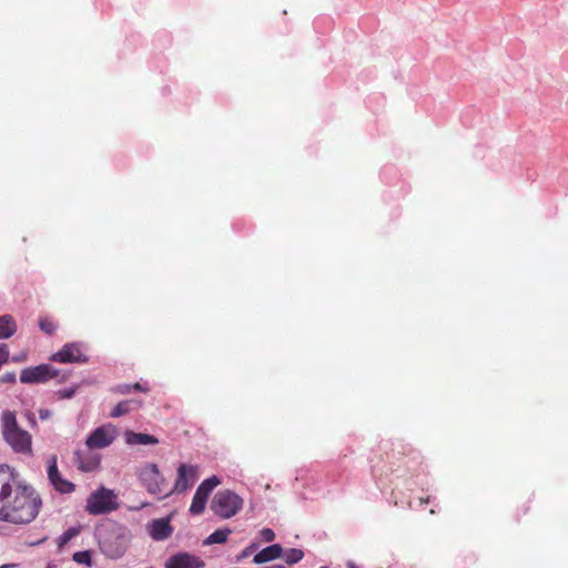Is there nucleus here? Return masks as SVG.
<instances>
[{
  "instance_id": "a211bd4d",
  "label": "nucleus",
  "mask_w": 568,
  "mask_h": 568,
  "mask_svg": "<svg viewBox=\"0 0 568 568\" xmlns=\"http://www.w3.org/2000/svg\"><path fill=\"white\" fill-rule=\"evenodd\" d=\"M17 326L13 318L9 315L0 316V339L11 337L16 333Z\"/></svg>"
},
{
  "instance_id": "0eeeda50",
  "label": "nucleus",
  "mask_w": 568,
  "mask_h": 568,
  "mask_svg": "<svg viewBox=\"0 0 568 568\" xmlns=\"http://www.w3.org/2000/svg\"><path fill=\"white\" fill-rule=\"evenodd\" d=\"M118 435V428L108 423L95 428L87 438L85 445L89 449H102L110 446Z\"/></svg>"
},
{
  "instance_id": "f8f14e48",
  "label": "nucleus",
  "mask_w": 568,
  "mask_h": 568,
  "mask_svg": "<svg viewBox=\"0 0 568 568\" xmlns=\"http://www.w3.org/2000/svg\"><path fill=\"white\" fill-rule=\"evenodd\" d=\"M48 479L53 488L61 494H70L74 490V485L64 479L59 469L55 456H50L48 459Z\"/></svg>"
},
{
  "instance_id": "7ed1b4c3",
  "label": "nucleus",
  "mask_w": 568,
  "mask_h": 568,
  "mask_svg": "<svg viewBox=\"0 0 568 568\" xmlns=\"http://www.w3.org/2000/svg\"><path fill=\"white\" fill-rule=\"evenodd\" d=\"M1 433L4 442L14 453L27 456L32 455V437L29 432L18 425L13 412H3L1 416Z\"/></svg>"
},
{
  "instance_id": "2eb2a0df",
  "label": "nucleus",
  "mask_w": 568,
  "mask_h": 568,
  "mask_svg": "<svg viewBox=\"0 0 568 568\" xmlns=\"http://www.w3.org/2000/svg\"><path fill=\"white\" fill-rule=\"evenodd\" d=\"M74 462L80 470L89 473L95 470L99 467L100 457L97 454L85 455L81 452H75Z\"/></svg>"
},
{
  "instance_id": "6ab92c4d",
  "label": "nucleus",
  "mask_w": 568,
  "mask_h": 568,
  "mask_svg": "<svg viewBox=\"0 0 568 568\" xmlns=\"http://www.w3.org/2000/svg\"><path fill=\"white\" fill-rule=\"evenodd\" d=\"M231 534L230 529H216L212 532L204 541L205 545L213 544H223L226 541L229 535Z\"/></svg>"
},
{
  "instance_id": "4be33fe9",
  "label": "nucleus",
  "mask_w": 568,
  "mask_h": 568,
  "mask_svg": "<svg viewBox=\"0 0 568 568\" xmlns=\"http://www.w3.org/2000/svg\"><path fill=\"white\" fill-rule=\"evenodd\" d=\"M72 558L77 564L85 565L88 567L92 566L91 552L89 550L74 552Z\"/></svg>"
},
{
  "instance_id": "bb28decb",
  "label": "nucleus",
  "mask_w": 568,
  "mask_h": 568,
  "mask_svg": "<svg viewBox=\"0 0 568 568\" xmlns=\"http://www.w3.org/2000/svg\"><path fill=\"white\" fill-rule=\"evenodd\" d=\"M258 548V544L257 542H252L251 545H248L246 548H244L240 555V558H246L248 556H251L253 552H255Z\"/></svg>"
},
{
  "instance_id": "72a5a7b5",
  "label": "nucleus",
  "mask_w": 568,
  "mask_h": 568,
  "mask_svg": "<svg viewBox=\"0 0 568 568\" xmlns=\"http://www.w3.org/2000/svg\"><path fill=\"white\" fill-rule=\"evenodd\" d=\"M47 568H57V565L54 562H49Z\"/></svg>"
},
{
  "instance_id": "4468645a",
  "label": "nucleus",
  "mask_w": 568,
  "mask_h": 568,
  "mask_svg": "<svg viewBox=\"0 0 568 568\" xmlns=\"http://www.w3.org/2000/svg\"><path fill=\"white\" fill-rule=\"evenodd\" d=\"M148 531L154 540L162 541L168 539L173 532V528L170 525V518L168 517L152 520L148 526Z\"/></svg>"
},
{
  "instance_id": "1a4fd4ad",
  "label": "nucleus",
  "mask_w": 568,
  "mask_h": 568,
  "mask_svg": "<svg viewBox=\"0 0 568 568\" xmlns=\"http://www.w3.org/2000/svg\"><path fill=\"white\" fill-rule=\"evenodd\" d=\"M59 376V371L49 364H41L21 371L20 382L23 384L44 383Z\"/></svg>"
},
{
  "instance_id": "c85d7f7f",
  "label": "nucleus",
  "mask_w": 568,
  "mask_h": 568,
  "mask_svg": "<svg viewBox=\"0 0 568 568\" xmlns=\"http://www.w3.org/2000/svg\"><path fill=\"white\" fill-rule=\"evenodd\" d=\"M51 415H52L51 410H49L47 408L39 409V417L42 420L49 419L51 417Z\"/></svg>"
},
{
  "instance_id": "b1692460",
  "label": "nucleus",
  "mask_w": 568,
  "mask_h": 568,
  "mask_svg": "<svg viewBox=\"0 0 568 568\" xmlns=\"http://www.w3.org/2000/svg\"><path fill=\"white\" fill-rule=\"evenodd\" d=\"M40 328H41V331H43L47 334H52L55 331L57 326L53 322H51L49 320H41Z\"/></svg>"
},
{
  "instance_id": "ddd939ff",
  "label": "nucleus",
  "mask_w": 568,
  "mask_h": 568,
  "mask_svg": "<svg viewBox=\"0 0 568 568\" xmlns=\"http://www.w3.org/2000/svg\"><path fill=\"white\" fill-rule=\"evenodd\" d=\"M204 561L189 552H179L170 557L165 562V568H202Z\"/></svg>"
},
{
  "instance_id": "9d476101",
  "label": "nucleus",
  "mask_w": 568,
  "mask_h": 568,
  "mask_svg": "<svg viewBox=\"0 0 568 568\" xmlns=\"http://www.w3.org/2000/svg\"><path fill=\"white\" fill-rule=\"evenodd\" d=\"M197 467L190 464H181L178 468V477L172 490L165 493L162 497H168L173 493H183L191 488L197 480Z\"/></svg>"
},
{
  "instance_id": "39448f33",
  "label": "nucleus",
  "mask_w": 568,
  "mask_h": 568,
  "mask_svg": "<svg viewBox=\"0 0 568 568\" xmlns=\"http://www.w3.org/2000/svg\"><path fill=\"white\" fill-rule=\"evenodd\" d=\"M243 507V499L229 489L219 490L212 500L211 508L215 515L229 519L235 516Z\"/></svg>"
},
{
  "instance_id": "473e14b6",
  "label": "nucleus",
  "mask_w": 568,
  "mask_h": 568,
  "mask_svg": "<svg viewBox=\"0 0 568 568\" xmlns=\"http://www.w3.org/2000/svg\"><path fill=\"white\" fill-rule=\"evenodd\" d=\"M264 568H285V566H283V565H272V566H267V567H264Z\"/></svg>"
},
{
  "instance_id": "6e6552de",
  "label": "nucleus",
  "mask_w": 568,
  "mask_h": 568,
  "mask_svg": "<svg viewBox=\"0 0 568 568\" xmlns=\"http://www.w3.org/2000/svg\"><path fill=\"white\" fill-rule=\"evenodd\" d=\"M220 478L214 475L200 484L190 506V513L192 515H200L203 513L210 494L217 485H220Z\"/></svg>"
},
{
  "instance_id": "5701e85b",
  "label": "nucleus",
  "mask_w": 568,
  "mask_h": 568,
  "mask_svg": "<svg viewBox=\"0 0 568 568\" xmlns=\"http://www.w3.org/2000/svg\"><path fill=\"white\" fill-rule=\"evenodd\" d=\"M130 402L128 400H124V402H121L119 403L111 412V417L113 418H116V417H120L126 413H129L130 410Z\"/></svg>"
},
{
  "instance_id": "c9c22d12",
  "label": "nucleus",
  "mask_w": 568,
  "mask_h": 568,
  "mask_svg": "<svg viewBox=\"0 0 568 568\" xmlns=\"http://www.w3.org/2000/svg\"><path fill=\"white\" fill-rule=\"evenodd\" d=\"M321 568H327V567H321Z\"/></svg>"
},
{
  "instance_id": "a878e982",
  "label": "nucleus",
  "mask_w": 568,
  "mask_h": 568,
  "mask_svg": "<svg viewBox=\"0 0 568 568\" xmlns=\"http://www.w3.org/2000/svg\"><path fill=\"white\" fill-rule=\"evenodd\" d=\"M263 541L271 542L275 539V532L271 528H263L260 531Z\"/></svg>"
},
{
  "instance_id": "f257e3e1",
  "label": "nucleus",
  "mask_w": 568,
  "mask_h": 568,
  "mask_svg": "<svg viewBox=\"0 0 568 568\" xmlns=\"http://www.w3.org/2000/svg\"><path fill=\"white\" fill-rule=\"evenodd\" d=\"M42 500L39 494L21 481L17 470L0 465V521L16 525L31 523L39 514Z\"/></svg>"
},
{
  "instance_id": "cd10ccee",
  "label": "nucleus",
  "mask_w": 568,
  "mask_h": 568,
  "mask_svg": "<svg viewBox=\"0 0 568 568\" xmlns=\"http://www.w3.org/2000/svg\"><path fill=\"white\" fill-rule=\"evenodd\" d=\"M16 374L14 373H6L0 376V383H14Z\"/></svg>"
},
{
  "instance_id": "20e7f679",
  "label": "nucleus",
  "mask_w": 568,
  "mask_h": 568,
  "mask_svg": "<svg viewBox=\"0 0 568 568\" xmlns=\"http://www.w3.org/2000/svg\"><path fill=\"white\" fill-rule=\"evenodd\" d=\"M118 496L112 489L100 487L92 491L87 499L85 510L90 515L109 514L118 509Z\"/></svg>"
},
{
  "instance_id": "aec40b11",
  "label": "nucleus",
  "mask_w": 568,
  "mask_h": 568,
  "mask_svg": "<svg viewBox=\"0 0 568 568\" xmlns=\"http://www.w3.org/2000/svg\"><path fill=\"white\" fill-rule=\"evenodd\" d=\"M81 531V527L68 528L57 540L58 548L61 550L71 539L77 537Z\"/></svg>"
},
{
  "instance_id": "7c9ffc66",
  "label": "nucleus",
  "mask_w": 568,
  "mask_h": 568,
  "mask_svg": "<svg viewBox=\"0 0 568 568\" xmlns=\"http://www.w3.org/2000/svg\"><path fill=\"white\" fill-rule=\"evenodd\" d=\"M132 387L134 390H140V392H144V393L148 392V387L143 386L140 383L133 384Z\"/></svg>"
},
{
  "instance_id": "dca6fc26",
  "label": "nucleus",
  "mask_w": 568,
  "mask_h": 568,
  "mask_svg": "<svg viewBox=\"0 0 568 568\" xmlns=\"http://www.w3.org/2000/svg\"><path fill=\"white\" fill-rule=\"evenodd\" d=\"M282 554H283L282 546L278 544H273L268 547H265L261 551H258L254 556L253 562L261 565V564H264V562H267V561H271V560L282 557Z\"/></svg>"
},
{
  "instance_id": "f3484780",
  "label": "nucleus",
  "mask_w": 568,
  "mask_h": 568,
  "mask_svg": "<svg viewBox=\"0 0 568 568\" xmlns=\"http://www.w3.org/2000/svg\"><path fill=\"white\" fill-rule=\"evenodd\" d=\"M125 443L130 446L134 445H155L159 443V439L149 434L135 433L133 430H126L124 433Z\"/></svg>"
},
{
  "instance_id": "423d86ee",
  "label": "nucleus",
  "mask_w": 568,
  "mask_h": 568,
  "mask_svg": "<svg viewBox=\"0 0 568 568\" xmlns=\"http://www.w3.org/2000/svg\"><path fill=\"white\" fill-rule=\"evenodd\" d=\"M138 477L141 485L148 490L149 494L159 496L160 499L166 491H164L165 479L161 475L156 464L146 463L138 469Z\"/></svg>"
},
{
  "instance_id": "393cba45",
  "label": "nucleus",
  "mask_w": 568,
  "mask_h": 568,
  "mask_svg": "<svg viewBox=\"0 0 568 568\" xmlns=\"http://www.w3.org/2000/svg\"><path fill=\"white\" fill-rule=\"evenodd\" d=\"M75 394V387H70V388H63V389H59L57 392V396L58 398L60 399H69V398H72Z\"/></svg>"
},
{
  "instance_id": "f03ea898",
  "label": "nucleus",
  "mask_w": 568,
  "mask_h": 568,
  "mask_svg": "<svg viewBox=\"0 0 568 568\" xmlns=\"http://www.w3.org/2000/svg\"><path fill=\"white\" fill-rule=\"evenodd\" d=\"M94 536L101 552L110 559L121 558L131 540L129 528L113 520H108L98 526Z\"/></svg>"
},
{
  "instance_id": "2f4dec72",
  "label": "nucleus",
  "mask_w": 568,
  "mask_h": 568,
  "mask_svg": "<svg viewBox=\"0 0 568 568\" xmlns=\"http://www.w3.org/2000/svg\"><path fill=\"white\" fill-rule=\"evenodd\" d=\"M347 568H358V567L356 566V564H355V562H353V561H348V562H347Z\"/></svg>"
},
{
  "instance_id": "c756f323",
  "label": "nucleus",
  "mask_w": 568,
  "mask_h": 568,
  "mask_svg": "<svg viewBox=\"0 0 568 568\" xmlns=\"http://www.w3.org/2000/svg\"><path fill=\"white\" fill-rule=\"evenodd\" d=\"M118 389H119V392H120V393H122V394H128V393H130V392L133 389V387H132V385H130V384H125V385H121V386H119V388H118Z\"/></svg>"
},
{
  "instance_id": "412c9836",
  "label": "nucleus",
  "mask_w": 568,
  "mask_h": 568,
  "mask_svg": "<svg viewBox=\"0 0 568 568\" xmlns=\"http://www.w3.org/2000/svg\"><path fill=\"white\" fill-rule=\"evenodd\" d=\"M288 565L296 564L303 559L304 552L301 549L292 548L282 554Z\"/></svg>"
},
{
  "instance_id": "9b49d317",
  "label": "nucleus",
  "mask_w": 568,
  "mask_h": 568,
  "mask_svg": "<svg viewBox=\"0 0 568 568\" xmlns=\"http://www.w3.org/2000/svg\"><path fill=\"white\" fill-rule=\"evenodd\" d=\"M51 361L58 363H85L87 356L82 353V345L80 343L65 344L59 352L51 356Z\"/></svg>"
},
{
  "instance_id": "f704fd0d",
  "label": "nucleus",
  "mask_w": 568,
  "mask_h": 568,
  "mask_svg": "<svg viewBox=\"0 0 568 568\" xmlns=\"http://www.w3.org/2000/svg\"><path fill=\"white\" fill-rule=\"evenodd\" d=\"M0 568H11L10 565H2Z\"/></svg>"
}]
</instances>
